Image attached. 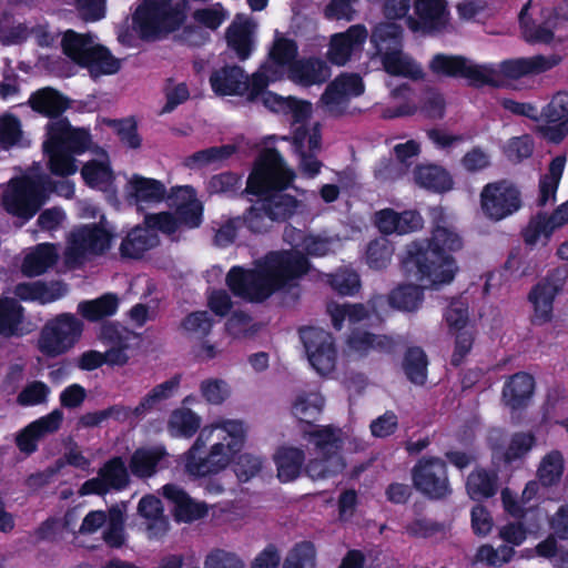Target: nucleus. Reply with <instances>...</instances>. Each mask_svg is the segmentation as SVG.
I'll list each match as a JSON object with an SVG mask.
<instances>
[{"mask_svg":"<svg viewBox=\"0 0 568 568\" xmlns=\"http://www.w3.org/2000/svg\"><path fill=\"white\" fill-rule=\"evenodd\" d=\"M308 271V261L297 250L271 252L245 271L231 268L226 281L231 291L248 301L261 302L273 293L294 285Z\"/></svg>","mask_w":568,"mask_h":568,"instance_id":"1","label":"nucleus"},{"mask_svg":"<svg viewBox=\"0 0 568 568\" xmlns=\"http://www.w3.org/2000/svg\"><path fill=\"white\" fill-rule=\"evenodd\" d=\"M246 433L247 428L240 419L221 418L205 425L183 455L185 471L203 477L224 470L242 450Z\"/></svg>","mask_w":568,"mask_h":568,"instance_id":"2","label":"nucleus"},{"mask_svg":"<svg viewBox=\"0 0 568 568\" xmlns=\"http://www.w3.org/2000/svg\"><path fill=\"white\" fill-rule=\"evenodd\" d=\"M294 178L295 172L276 150L268 149L261 154L247 180V191L264 195L260 201L268 213V220L284 221L295 213L297 200L281 192Z\"/></svg>","mask_w":568,"mask_h":568,"instance_id":"3","label":"nucleus"},{"mask_svg":"<svg viewBox=\"0 0 568 568\" xmlns=\"http://www.w3.org/2000/svg\"><path fill=\"white\" fill-rule=\"evenodd\" d=\"M89 144L90 136L85 130L72 129L64 119L51 121L43 143L51 172L61 176L74 174L77 164L71 153H82Z\"/></svg>","mask_w":568,"mask_h":568,"instance_id":"4","label":"nucleus"},{"mask_svg":"<svg viewBox=\"0 0 568 568\" xmlns=\"http://www.w3.org/2000/svg\"><path fill=\"white\" fill-rule=\"evenodd\" d=\"M371 41L388 74L412 80L423 77L422 67L403 51V28L399 24L378 23L372 32Z\"/></svg>","mask_w":568,"mask_h":568,"instance_id":"5","label":"nucleus"},{"mask_svg":"<svg viewBox=\"0 0 568 568\" xmlns=\"http://www.w3.org/2000/svg\"><path fill=\"white\" fill-rule=\"evenodd\" d=\"M403 264L408 278L418 282L423 287L449 284L458 272L453 255L438 254L418 243L408 246Z\"/></svg>","mask_w":568,"mask_h":568,"instance_id":"6","label":"nucleus"},{"mask_svg":"<svg viewBox=\"0 0 568 568\" xmlns=\"http://www.w3.org/2000/svg\"><path fill=\"white\" fill-rule=\"evenodd\" d=\"M186 0H143L134 24L144 39H156L175 30L185 18Z\"/></svg>","mask_w":568,"mask_h":568,"instance_id":"7","label":"nucleus"},{"mask_svg":"<svg viewBox=\"0 0 568 568\" xmlns=\"http://www.w3.org/2000/svg\"><path fill=\"white\" fill-rule=\"evenodd\" d=\"M305 438L314 445L315 457L310 460L306 471L313 479H323L344 469L339 455L344 433L332 426H316L305 432Z\"/></svg>","mask_w":568,"mask_h":568,"instance_id":"8","label":"nucleus"},{"mask_svg":"<svg viewBox=\"0 0 568 568\" xmlns=\"http://www.w3.org/2000/svg\"><path fill=\"white\" fill-rule=\"evenodd\" d=\"M82 332L83 323L75 315L62 313L43 326L38 348L45 356H60L78 343Z\"/></svg>","mask_w":568,"mask_h":568,"instance_id":"9","label":"nucleus"},{"mask_svg":"<svg viewBox=\"0 0 568 568\" xmlns=\"http://www.w3.org/2000/svg\"><path fill=\"white\" fill-rule=\"evenodd\" d=\"M560 61L558 55H535L507 60L498 64H481L480 85H504L508 80H515L528 74L545 72Z\"/></svg>","mask_w":568,"mask_h":568,"instance_id":"10","label":"nucleus"},{"mask_svg":"<svg viewBox=\"0 0 568 568\" xmlns=\"http://www.w3.org/2000/svg\"><path fill=\"white\" fill-rule=\"evenodd\" d=\"M111 233L97 224L81 225L68 236L67 260L82 263L104 254L111 247Z\"/></svg>","mask_w":568,"mask_h":568,"instance_id":"11","label":"nucleus"},{"mask_svg":"<svg viewBox=\"0 0 568 568\" xmlns=\"http://www.w3.org/2000/svg\"><path fill=\"white\" fill-rule=\"evenodd\" d=\"M283 140L291 142L293 152L298 158L300 171L310 179L315 178L322 169V162L317 159L322 141L320 124L312 122L296 126L291 136H284Z\"/></svg>","mask_w":568,"mask_h":568,"instance_id":"12","label":"nucleus"},{"mask_svg":"<svg viewBox=\"0 0 568 568\" xmlns=\"http://www.w3.org/2000/svg\"><path fill=\"white\" fill-rule=\"evenodd\" d=\"M298 48L295 40L275 31L268 50V60L255 72V85L266 88L271 82L282 79L284 70L290 71L296 62Z\"/></svg>","mask_w":568,"mask_h":568,"instance_id":"13","label":"nucleus"},{"mask_svg":"<svg viewBox=\"0 0 568 568\" xmlns=\"http://www.w3.org/2000/svg\"><path fill=\"white\" fill-rule=\"evenodd\" d=\"M307 358L321 375L334 372L337 364V348L331 333L318 327H306L300 332Z\"/></svg>","mask_w":568,"mask_h":568,"instance_id":"14","label":"nucleus"},{"mask_svg":"<svg viewBox=\"0 0 568 568\" xmlns=\"http://www.w3.org/2000/svg\"><path fill=\"white\" fill-rule=\"evenodd\" d=\"M480 206L493 221H501L521 207L519 190L507 181L488 183L480 192Z\"/></svg>","mask_w":568,"mask_h":568,"instance_id":"15","label":"nucleus"},{"mask_svg":"<svg viewBox=\"0 0 568 568\" xmlns=\"http://www.w3.org/2000/svg\"><path fill=\"white\" fill-rule=\"evenodd\" d=\"M38 185L29 178L11 180L2 193V206L11 215L29 220L43 204Z\"/></svg>","mask_w":568,"mask_h":568,"instance_id":"16","label":"nucleus"},{"mask_svg":"<svg viewBox=\"0 0 568 568\" xmlns=\"http://www.w3.org/2000/svg\"><path fill=\"white\" fill-rule=\"evenodd\" d=\"M362 78L355 73H343L335 78L325 89L320 105L329 114L343 113L351 99L364 93Z\"/></svg>","mask_w":568,"mask_h":568,"instance_id":"17","label":"nucleus"},{"mask_svg":"<svg viewBox=\"0 0 568 568\" xmlns=\"http://www.w3.org/2000/svg\"><path fill=\"white\" fill-rule=\"evenodd\" d=\"M211 87L217 95H241L255 101L264 88L255 85V72L248 78L239 67L216 70L210 78Z\"/></svg>","mask_w":568,"mask_h":568,"instance_id":"18","label":"nucleus"},{"mask_svg":"<svg viewBox=\"0 0 568 568\" xmlns=\"http://www.w3.org/2000/svg\"><path fill=\"white\" fill-rule=\"evenodd\" d=\"M415 487L430 498H443L450 493L445 463L436 457L423 458L414 467Z\"/></svg>","mask_w":568,"mask_h":568,"instance_id":"19","label":"nucleus"},{"mask_svg":"<svg viewBox=\"0 0 568 568\" xmlns=\"http://www.w3.org/2000/svg\"><path fill=\"white\" fill-rule=\"evenodd\" d=\"M414 12L417 18L407 17L406 24L413 32L427 33L444 29L449 21L446 0H415Z\"/></svg>","mask_w":568,"mask_h":568,"instance_id":"20","label":"nucleus"},{"mask_svg":"<svg viewBox=\"0 0 568 568\" xmlns=\"http://www.w3.org/2000/svg\"><path fill=\"white\" fill-rule=\"evenodd\" d=\"M545 124L538 126L539 132L552 142H559L568 133V93L558 92L539 114Z\"/></svg>","mask_w":568,"mask_h":568,"instance_id":"21","label":"nucleus"},{"mask_svg":"<svg viewBox=\"0 0 568 568\" xmlns=\"http://www.w3.org/2000/svg\"><path fill=\"white\" fill-rule=\"evenodd\" d=\"M487 442L493 452L495 462L510 464L524 458L534 447L535 437L530 433L515 434L507 447L503 448L504 433L501 429L493 428L488 432Z\"/></svg>","mask_w":568,"mask_h":568,"instance_id":"22","label":"nucleus"},{"mask_svg":"<svg viewBox=\"0 0 568 568\" xmlns=\"http://www.w3.org/2000/svg\"><path fill=\"white\" fill-rule=\"evenodd\" d=\"M123 191L126 202L139 210H143L144 205L160 203L166 196V187L161 181L140 174L128 178Z\"/></svg>","mask_w":568,"mask_h":568,"instance_id":"23","label":"nucleus"},{"mask_svg":"<svg viewBox=\"0 0 568 568\" xmlns=\"http://www.w3.org/2000/svg\"><path fill=\"white\" fill-rule=\"evenodd\" d=\"M191 17L196 27H186L183 39L192 45H199L206 40L201 29L217 30L229 18V12L221 3H214L195 9Z\"/></svg>","mask_w":568,"mask_h":568,"instance_id":"24","label":"nucleus"},{"mask_svg":"<svg viewBox=\"0 0 568 568\" xmlns=\"http://www.w3.org/2000/svg\"><path fill=\"white\" fill-rule=\"evenodd\" d=\"M368 37L367 29L363 24H354L345 32L331 37L327 59L336 65H344L351 57L361 51Z\"/></svg>","mask_w":568,"mask_h":568,"instance_id":"25","label":"nucleus"},{"mask_svg":"<svg viewBox=\"0 0 568 568\" xmlns=\"http://www.w3.org/2000/svg\"><path fill=\"white\" fill-rule=\"evenodd\" d=\"M429 69L438 75L465 78L473 85L480 87L481 64L460 55L436 54Z\"/></svg>","mask_w":568,"mask_h":568,"instance_id":"26","label":"nucleus"},{"mask_svg":"<svg viewBox=\"0 0 568 568\" xmlns=\"http://www.w3.org/2000/svg\"><path fill=\"white\" fill-rule=\"evenodd\" d=\"M385 305L383 297H376L368 302L367 305L363 304H338L329 303L327 312L331 316L332 324L337 331L342 329L345 322L349 325L357 324L365 320H369L372 314L381 318V308Z\"/></svg>","mask_w":568,"mask_h":568,"instance_id":"27","label":"nucleus"},{"mask_svg":"<svg viewBox=\"0 0 568 568\" xmlns=\"http://www.w3.org/2000/svg\"><path fill=\"white\" fill-rule=\"evenodd\" d=\"M64 415L60 409H53L45 416L29 424L17 437V445L23 453L31 454L37 449L38 442L58 432Z\"/></svg>","mask_w":568,"mask_h":568,"instance_id":"28","label":"nucleus"},{"mask_svg":"<svg viewBox=\"0 0 568 568\" xmlns=\"http://www.w3.org/2000/svg\"><path fill=\"white\" fill-rule=\"evenodd\" d=\"M169 199L184 226L194 229L202 223L203 206L196 199L193 187L189 185L172 187Z\"/></svg>","mask_w":568,"mask_h":568,"instance_id":"29","label":"nucleus"},{"mask_svg":"<svg viewBox=\"0 0 568 568\" xmlns=\"http://www.w3.org/2000/svg\"><path fill=\"white\" fill-rule=\"evenodd\" d=\"M162 491L163 496L174 505L176 520L192 523L207 515V506L190 498L179 486L168 484L163 486Z\"/></svg>","mask_w":568,"mask_h":568,"instance_id":"30","label":"nucleus"},{"mask_svg":"<svg viewBox=\"0 0 568 568\" xmlns=\"http://www.w3.org/2000/svg\"><path fill=\"white\" fill-rule=\"evenodd\" d=\"M59 248L51 243H41L26 251L21 263V272L28 277L44 274L53 267L59 260Z\"/></svg>","mask_w":568,"mask_h":568,"instance_id":"31","label":"nucleus"},{"mask_svg":"<svg viewBox=\"0 0 568 568\" xmlns=\"http://www.w3.org/2000/svg\"><path fill=\"white\" fill-rule=\"evenodd\" d=\"M535 389V381L527 373H516L504 384L501 399L511 410L526 407L530 402Z\"/></svg>","mask_w":568,"mask_h":568,"instance_id":"32","label":"nucleus"},{"mask_svg":"<svg viewBox=\"0 0 568 568\" xmlns=\"http://www.w3.org/2000/svg\"><path fill=\"white\" fill-rule=\"evenodd\" d=\"M160 239L156 232L143 225L133 227L122 240L120 245V254L124 258L138 260L156 247Z\"/></svg>","mask_w":568,"mask_h":568,"instance_id":"33","label":"nucleus"},{"mask_svg":"<svg viewBox=\"0 0 568 568\" xmlns=\"http://www.w3.org/2000/svg\"><path fill=\"white\" fill-rule=\"evenodd\" d=\"M560 286L550 278L538 283L529 294V300L534 305L532 322L541 325L551 320L552 301L559 292Z\"/></svg>","mask_w":568,"mask_h":568,"instance_id":"34","label":"nucleus"},{"mask_svg":"<svg viewBox=\"0 0 568 568\" xmlns=\"http://www.w3.org/2000/svg\"><path fill=\"white\" fill-rule=\"evenodd\" d=\"M329 77V67L320 59L296 61L288 71V79L302 87L322 84Z\"/></svg>","mask_w":568,"mask_h":568,"instance_id":"35","label":"nucleus"},{"mask_svg":"<svg viewBox=\"0 0 568 568\" xmlns=\"http://www.w3.org/2000/svg\"><path fill=\"white\" fill-rule=\"evenodd\" d=\"M531 9L530 2L527 3L520 11L519 20L525 39L529 42H542L548 43L554 37L555 32L558 31L559 26L564 21L558 18L548 19L542 24H537L532 19L529 10Z\"/></svg>","mask_w":568,"mask_h":568,"instance_id":"36","label":"nucleus"},{"mask_svg":"<svg viewBox=\"0 0 568 568\" xmlns=\"http://www.w3.org/2000/svg\"><path fill=\"white\" fill-rule=\"evenodd\" d=\"M414 181L420 187L444 193L454 186V181L449 172L437 164H420L414 169Z\"/></svg>","mask_w":568,"mask_h":568,"instance_id":"37","label":"nucleus"},{"mask_svg":"<svg viewBox=\"0 0 568 568\" xmlns=\"http://www.w3.org/2000/svg\"><path fill=\"white\" fill-rule=\"evenodd\" d=\"M67 286L61 282L49 284L42 282L21 283L14 288V294L22 301H36L41 304L54 302L67 294Z\"/></svg>","mask_w":568,"mask_h":568,"instance_id":"38","label":"nucleus"},{"mask_svg":"<svg viewBox=\"0 0 568 568\" xmlns=\"http://www.w3.org/2000/svg\"><path fill=\"white\" fill-rule=\"evenodd\" d=\"M392 341L384 335H374L365 331H353L346 339V352L354 356H367L373 352L390 349Z\"/></svg>","mask_w":568,"mask_h":568,"instance_id":"39","label":"nucleus"},{"mask_svg":"<svg viewBox=\"0 0 568 568\" xmlns=\"http://www.w3.org/2000/svg\"><path fill=\"white\" fill-rule=\"evenodd\" d=\"M102 341L110 344L109 349L103 353L105 356V364L111 366H123L129 362V339L128 332L120 333L112 326H104L101 331Z\"/></svg>","mask_w":568,"mask_h":568,"instance_id":"40","label":"nucleus"},{"mask_svg":"<svg viewBox=\"0 0 568 568\" xmlns=\"http://www.w3.org/2000/svg\"><path fill=\"white\" fill-rule=\"evenodd\" d=\"M81 175L88 185L101 191L109 190L114 179L109 158L104 152L85 163L81 170Z\"/></svg>","mask_w":568,"mask_h":568,"instance_id":"41","label":"nucleus"},{"mask_svg":"<svg viewBox=\"0 0 568 568\" xmlns=\"http://www.w3.org/2000/svg\"><path fill=\"white\" fill-rule=\"evenodd\" d=\"M201 417L190 408L180 407L171 412L166 429L172 437L191 438L201 426Z\"/></svg>","mask_w":568,"mask_h":568,"instance_id":"42","label":"nucleus"},{"mask_svg":"<svg viewBox=\"0 0 568 568\" xmlns=\"http://www.w3.org/2000/svg\"><path fill=\"white\" fill-rule=\"evenodd\" d=\"M274 462L278 479L283 483L292 481L300 475L304 453L296 447L282 446L274 454Z\"/></svg>","mask_w":568,"mask_h":568,"instance_id":"43","label":"nucleus"},{"mask_svg":"<svg viewBox=\"0 0 568 568\" xmlns=\"http://www.w3.org/2000/svg\"><path fill=\"white\" fill-rule=\"evenodd\" d=\"M325 400L317 392H303L292 402L291 413L300 422L311 424L322 414Z\"/></svg>","mask_w":568,"mask_h":568,"instance_id":"44","label":"nucleus"},{"mask_svg":"<svg viewBox=\"0 0 568 568\" xmlns=\"http://www.w3.org/2000/svg\"><path fill=\"white\" fill-rule=\"evenodd\" d=\"M138 511L148 521L150 538H156L168 530V520L163 515L162 503L155 496H144L139 503Z\"/></svg>","mask_w":568,"mask_h":568,"instance_id":"45","label":"nucleus"},{"mask_svg":"<svg viewBox=\"0 0 568 568\" xmlns=\"http://www.w3.org/2000/svg\"><path fill=\"white\" fill-rule=\"evenodd\" d=\"M119 307L116 295L108 293L98 298L82 301L78 304V313L90 322H98L114 315Z\"/></svg>","mask_w":568,"mask_h":568,"instance_id":"46","label":"nucleus"},{"mask_svg":"<svg viewBox=\"0 0 568 568\" xmlns=\"http://www.w3.org/2000/svg\"><path fill=\"white\" fill-rule=\"evenodd\" d=\"M180 385V377L174 376L155 387H153L148 394H145L140 403L134 407L135 417L141 418L150 413L162 402L173 396Z\"/></svg>","mask_w":568,"mask_h":568,"instance_id":"47","label":"nucleus"},{"mask_svg":"<svg viewBox=\"0 0 568 568\" xmlns=\"http://www.w3.org/2000/svg\"><path fill=\"white\" fill-rule=\"evenodd\" d=\"M166 455L168 453L162 446L138 449L130 460L131 473L138 477H150Z\"/></svg>","mask_w":568,"mask_h":568,"instance_id":"48","label":"nucleus"},{"mask_svg":"<svg viewBox=\"0 0 568 568\" xmlns=\"http://www.w3.org/2000/svg\"><path fill=\"white\" fill-rule=\"evenodd\" d=\"M30 104L33 110L47 116H58L68 108L67 100L51 88H44L33 93Z\"/></svg>","mask_w":568,"mask_h":568,"instance_id":"49","label":"nucleus"},{"mask_svg":"<svg viewBox=\"0 0 568 568\" xmlns=\"http://www.w3.org/2000/svg\"><path fill=\"white\" fill-rule=\"evenodd\" d=\"M95 45L92 37L79 34L72 30H68L62 39L63 52L81 65L84 64Z\"/></svg>","mask_w":568,"mask_h":568,"instance_id":"50","label":"nucleus"},{"mask_svg":"<svg viewBox=\"0 0 568 568\" xmlns=\"http://www.w3.org/2000/svg\"><path fill=\"white\" fill-rule=\"evenodd\" d=\"M565 163L566 159L564 156L555 158L549 165L548 173L541 178L538 196V204L540 206H545L549 202L555 201L557 187L565 169Z\"/></svg>","mask_w":568,"mask_h":568,"instance_id":"51","label":"nucleus"},{"mask_svg":"<svg viewBox=\"0 0 568 568\" xmlns=\"http://www.w3.org/2000/svg\"><path fill=\"white\" fill-rule=\"evenodd\" d=\"M463 248V240L456 231L447 225H438L434 229L426 250L436 251L438 254H450Z\"/></svg>","mask_w":568,"mask_h":568,"instance_id":"52","label":"nucleus"},{"mask_svg":"<svg viewBox=\"0 0 568 568\" xmlns=\"http://www.w3.org/2000/svg\"><path fill=\"white\" fill-rule=\"evenodd\" d=\"M466 488L469 497L474 500L489 498L497 490V475L488 474L484 469H476L468 476Z\"/></svg>","mask_w":568,"mask_h":568,"instance_id":"53","label":"nucleus"},{"mask_svg":"<svg viewBox=\"0 0 568 568\" xmlns=\"http://www.w3.org/2000/svg\"><path fill=\"white\" fill-rule=\"evenodd\" d=\"M83 67L89 69L92 77H100L116 73L121 63L106 48L97 44Z\"/></svg>","mask_w":568,"mask_h":568,"instance_id":"54","label":"nucleus"},{"mask_svg":"<svg viewBox=\"0 0 568 568\" xmlns=\"http://www.w3.org/2000/svg\"><path fill=\"white\" fill-rule=\"evenodd\" d=\"M565 471V458L561 452L551 450L540 460L537 476L544 486L557 485Z\"/></svg>","mask_w":568,"mask_h":568,"instance_id":"55","label":"nucleus"},{"mask_svg":"<svg viewBox=\"0 0 568 568\" xmlns=\"http://www.w3.org/2000/svg\"><path fill=\"white\" fill-rule=\"evenodd\" d=\"M555 231L548 214L538 213L529 220L527 226L523 230V239L530 246L546 245Z\"/></svg>","mask_w":568,"mask_h":568,"instance_id":"56","label":"nucleus"},{"mask_svg":"<svg viewBox=\"0 0 568 568\" xmlns=\"http://www.w3.org/2000/svg\"><path fill=\"white\" fill-rule=\"evenodd\" d=\"M419 285H402L392 292L388 298L389 305L399 311H414L422 303Z\"/></svg>","mask_w":568,"mask_h":568,"instance_id":"57","label":"nucleus"},{"mask_svg":"<svg viewBox=\"0 0 568 568\" xmlns=\"http://www.w3.org/2000/svg\"><path fill=\"white\" fill-rule=\"evenodd\" d=\"M515 556V549L508 545H500L497 548L489 544L481 545L476 552L477 562L489 567H501L508 564Z\"/></svg>","mask_w":568,"mask_h":568,"instance_id":"58","label":"nucleus"},{"mask_svg":"<svg viewBox=\"0 0 568 568\" xmlns=\"http://www.w3.org/2000/svg\"><path fill=\"white\" fill-rule=\"evenodd\" d=\"M21 305L13 298H0V331L6 334H17L22 321Z\"/></svg>","mask_w":568,"mask_h":568,"instance_id":"59","label":"nucleus"},{"mask_svg":"<svg viewBox=\"0 0 568 568\" xmlns=\"http://www.w3.org/2000/svg\"><path fill=\"white\" fill-rule=\"evenodd\" d=\"M403 366L412 383L417 385H423L425 383L427 377V359L425 353L420 348L408 349Z\"/></svg>","mask_w":568,"mask_h":568,"instance_id":"60","label":"nucleus"},{"mask_svg":"<svg viewBox=\"0 0 568 568\" xmlns=\"http://www.w3.org/2000/svg\"><path fill=\"white\" fill-rule=\"evenodd\" d=\"M234 152L235 148L233 145L213 146L195 152L186 159L185 164L192 169L201 168L225 160Z\"/></svg>","mask_w":568,"mask_h":568,"instance_id":"61","label":"nucleus"},{"mask_svg":"<svg viewBox=\"0 0 568 568\" xmlns=\"http://www.w3.org/2000/svg\"><path fill=\"white\" fill-rule=\"evenodd\" d=\"M111 489H122L129 481L128 470L120 457L109 460L99 471Z\"/></svg>","mask_w":568,"mask_h":568,"instance_id":"62","label":"nucleus"},{"mask_svg":"<svg viewBox=\"0 0 568 568\" xmlns=\"http://www.w3.org/2000/svg\"><path fill=\"white\" fill-rule=\"evenodd\" d=\"M315 549L311 542H300L287 554L283 568H314Z\"/></svg>","mask_w":568,"mask_h":568,"instance_id":"63","label":"nucleus"},{"mask_svg":"<svg viewBox=\"0 0 568 568\" xmlns=\"http://www.w3.org/2000/svg\"><path fill=\"white\" fill-rule=\"evenodd\" d=\"M204 568H245V564L234 552L214 549L206 555Z\"/></svg>","mask_w":568,"mask_h":568,"instance_id":"64","label":"nucleus"}]
</instances>
